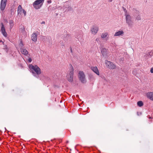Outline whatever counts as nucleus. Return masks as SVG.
Listing matches in <instances>:
<instances>
[{
  "mask_svg": "<svg viewBox=\"0 0 153 153\" xmlns=\"http://www.w3.org/2000/svg\"><path fill=\"white\" fill-rule=\"evenodd\" d=\"M29 68L32 71L34 76L38 78V75L41 73L40 69L36 65H29Z\"/></svg>",
  "mask_w": 153,
  "mask_h": 153,
  "instance_id": "nucleus-1",
  "label": "nucleus"
},
{
  "mask_svg": "<svg viewBox=\"0 0 153 153\" xmlns=\"http://www.w3.org/2000/svg\"><path fill=\"white\" fill-rule=\"evenodd\" d=\"M74 69L71 65L70 69L69 72L67 75V79L70 82H72L74 78Z\"/></svg>",
  "mask_w": 153,
  "mask_h": 153,
  "instance_id": "nucleus-2",
  "label": "nucleus"
},
{
  "mask_svg": "<svg viewBox=\"0 0 153 153\" xmlns=\"http://www.w3.org/2000/svg\"><path fill=\"white\" fill-rule=\"evenodd\" d=\"M45 0H36L33 3V6L36 9L40 8L43 5Z\"/></svg>",
  "mask_w": 153,
  "mask_h": 153,
  "instance_id": "nucleus-3",
  "label": "nucleus"
},
{
  "mask_svg": "<svg viewBox=\"0 0 153 153\" xmlns=\"http://www.w3.org/2000/svg\"><path fill=\"white\" fill-rule=\"evenodd\" d=\"M78 77L79 79L82 83L86 82L85 75L83 71H80L78 74Z\"/></svg>",
  "mask_w": 153,
  "mask_h": 153,
  "instance_id": "nucleus-4",
  "label": "nucleus"
},
{
  "mask_svg": "<svg viewBox=\"0 0 153 153\" xmlns=\"http://www.w3.org/2000/svg\"><path fill=\"white\" fill-rule=\"evenodd\" d=\"M105 64L108 68L111 69H115L116 67V65L113 64L112 62L106 60L105 61Z\"/></svg>",
  "mask_w": 153,
  "mask_h": 153,
  "instance_id": "nucleus-5",
  "label": "nucleus"
},
{
  "mask_svg": "<svg viewBox=\"0 0 153 153\" xmlns=\"http://www.w3.org/2000/svg\"><path fill=\"white\" fill-rule=\"evenodd\" d=\"M126 23L129 27H131L133 25V22L131 20V17L128 15L126 16Z\"/></svg>",
  "mask_w": 153,
  "mask_h": 153,
  "instance_id": "nucleus-6",
  "label": "nucleus"
},
{
  "mask_svg": "<svg viewBox=\"0 0 153 153\" xmlns=\"http://www.w3.org/2000/svg\"><path fill=\"white\" fill-rule=\"evenodd\" d=\"M22 11L24 15V16H25L26 14V12L24 9H23L21 5L18 6L17 9V13L18 15H21L22 14Z\"/></svg>",
  "mask_w": 153,
  "mask_h": 153,
  "instance_id": "nucleus-7",
  "label": "nucleus"
},
{
  "mask_svg": "<svg viewBox=\"0 0 153 153\" xmlns=\"http://www.w3.org/2000/svg\"><path fill=\"white\" fill-rule=\"evenodd\" d=\"M71 3L69 1H67L65 3L64 5V9L65 10V8H67L65 11L68 10V11L71 10H72V8L71 7Z\"/></svg>",
  "mask_w": 153,
  "mask_h": 153,
  "instance_id": "nucleus-8",
  "label": "nucleus"
},
{
  "mask_svg": "<svg viewBox=\"0 0 153 153\" xmlns=\"http://www.w3.org/2000/svg\"><path fill=\"white\" fill-rule=\"evenodd\" d=\"M7 0H1L0 4V9L1 10H4L6 6Z\"/></svg>",
  "mask_w": 153,
  "mask_h": 153,
  "instance_id": "nucleus-9",
  "label": "nucleus"
},
{
  "mask_svg": "<svg viewBox=\"0 0 153 153\" xmlns=\"http://www.w3.org/2000/svg\"><path fill=\"white\" fill-rule=\"evenodd\" d=\"M99 30L98 27L97 26H93L91 28V32L94 35L96 34L97 32Z\"/></svg>",
  "mask_w": 153,
  "mask_h": 153,
  "instance_id": "nucleus-10",
  "label": "nucleus"
},
{
  "mask_svg": "<svg viewBox=\"0 0 153 153\" xmlns=\"http://www.w3.org/2000/svg\"><path fill=\"white\" fill-rule=\"evenodd\" d=\"M1 33L3 36L6 37L7 36V34L6 32L5 31V29L4 25L3 23H1Z\"/></svg>",
  "mask_w": 153,
  "mask_h": 153,
  "instance_id": "nucleus-11",
  "label": "nucleus"
},
{
  "mask_svg": "<svg viewBox=\"0 0 153 153\" xmlns=\"http://www.w3.org/2000/svg\"><path fill=\"white\" fill-rule=\"evenodd\" d=\"M146 96L148 98L151 100L153 101V92H150L147 93Z\"/></svg>",
  "mask_w": 153,
  "mask_h": 153,
  "instance_id": "nucleus-12",
  "label": "nucleus"
},
{
  "mask_svg": "<svg viewBox=\"0 0 153 153\" xmlns=\"http://www.w3.org/2000/svg\"><path fill=\"white\" fill-rule=\"evenodd\" d=\"M124 32L123 30L118 31L115 33L114 36H122L124 34Z\"/></svg>",
  "mask_w": 153,
  "mask_h": 153,
  "instance_id": "nucleus-13",
  "label": "nucleus"
},
{
  "mask_svg": "<svg viewBox=\"0 0 153 153\" xmlns=\"http://www.w3.org/2000/svg\"><path fill=\"white\" fill-rule=\"evenodd\" d=\"M91 69L95 73L99 75V72L97 67H91Z\"/></svg>",
  "mask_w": 153,
  "mask_h": 153,
  "instance_id": "nucleus-14",
  "label": "nucleus"
},
{
  "mask_svg": "<svg viewBox=\"0 0 153 153\" xmlns=\"http://www.w3.org/2000/svg\"><path fill=\"white\" fill-rule=\"evenodd\" d=\"M31 39L34 42H36L37 40V34L35 33H33L31 36Z\"/></svg>",
  "mask_w": 153,
  "mask_h": 153,
  "instance_id": "nucleus-15",
  "label": "nucleus"
},
{
  "mask_svg": "<svg viewBox=\"0 0 153 153\" xmlns=\"http://www.w3.org/2000/svg\"><path fill=\"white\" fill-rule=\"evenodd\" d=\"M9 22L10 24V28L11 29L14 25V22L13 20H10Z\"/></svg>",
  "mask_w": 153,
  "mask_h": 153,
  "instance_id": "nucleus-16",
  "label": "nucleus"
},
{
  "mask_svg": "<svg viewBox=\"0 0 153 153\" xmlns=\"http://www.w3.org/2000/svg\"><path fill=\"white\" fill-rule=\"evenodd\" d=\"M22 52L24 54H27L28 53V52L25 49H22Z\"/></svg>",
  "mask_w": 153,
  "mask_h": 153,
  "instance_id": "nucleus-17",
  "label": "nucleus"
},
{
  "mask_svg": "<svg viewBox=\"0 0 153 153\" xmlns=\"http://www.w3.org/2000/svg\"><path fill=\"white\" fill-rule=\"evenodd\" d=\"M108 35V33H102L101 35V37L103 39L107 37Z\"/></svg>",
  "mask_w": 153,
  "mask_h": 153,
  "instance_id": "nucleus-18",
  "label": "nucleus"
},
{
  "mask_svg": "<svg viewBox=\"0 0 153 153\" xmlns=\"http://www.w3.org/2000/svg\"><path fill=\"white\" fill-rule=\"evenodd\" d=\"M3 44V49H4L7 52L8 51L9 49L8 48L6 45H4V43Z\"/></svg>",
  "mask_w": 153,
  "mask_h": 153,
  "instance_id": "nucleus-19",
  "label": "nucleus"
},
{
  "mask_svg": "<svg viewBox=\"0 0 153 153\" xmlns=\"http://www.w3.org/2000/svg\"><path fill=\"white\" fill-rule=\"evenodd\" d=\"M143 103L142 101H139L137 102V105L139 107H141L143 105Z\"/></svg>",
  "mask_w": 153,
  "mask_h": 153,
  "instance_id": "nucleus-20",
  "label": "nucleus"
},
{
  "mask_svg": "<svg viewBox=\"0 0 153 153\" xmlns=\"http://www.w3.org/2000/svg\"><path fill=\"white\" fill-rule=\"evenodd\" d=\"M23 44L22 41H21L20 43L19 44V46L21 48H22L23 46Z\"/></svg>",
  "mask_w": 153,
  "mask_h": 153,
  "instance_id": "nucleus-21",
  "label": "nucleus"
},
{
  "mask_svg": "<svg viewBox=\"0 0 153 153\" xmlns=\"http://www.w3.org/2000/svg\"><path fill=\"white\" fill-rule=\"evenodd\" d=\"M89 79L91 80H93L94 79V77L92 75L90 74L89 75Z\"/></svg>",
  "mask_w": 153,
  "mask_h": 153,
  "instance_id": "nucleus-22",
  "label": "nucleus"
},
{
  "mask_svg": "<svg viewBox=\"0 0 153 153\" xmlns=\"http://www.w3.org/2000/svg\"><path fill=\"white\" fill-rule=\"evenodd\" d=\"M106 51V49H103L101 50V53L102 54H105V52Z\"/></svg>",
  "mask_w": 153,
  "mask_h": 153,
  "instance_id": "nucleus-23",
  "label": "nucleus"
},
{
  "mask_svg": "<svg viewBox=\"0 0 153 153\" xmlns=\"http://www.w3.org/2000/svg\"><path fill=\"white\" fill-rule=\"evenodd\" d=\"M141 19L140 16L139 15H138L136 18V19L137 20H140Z\"/></svg>",
  "mask_w": 153,
  "mask_h": 153,
  "instance_id": "nucleus-24",
  "label": "nucleus"
},
{
  "mask_svg": "<svg viewBox=\"0 0 153 153\" xmlns=\"http://www.w3.org/2000/svg\"><path fill=\"white\" fill-rule=\"evenodd\" d=\"M29 62H30L32 61V59L31 58H30L28 60Z\"/></svg>",
  "mask_w": 153,
  "mask_h": 153,
  "instance_id": "nucleus-25",
  "label": "nucleus"
},
{
  "mask_svg": "<svg viewBox=\"0 0 153 153\" xmlns=\"http://www.w3.org/2000/svg\"><path fill=\"white\" fill-rule=\"evenodd\" d=\"M96 41H97V42H100V39L99 38H97L96 39Z\"/></svg>",
  "mask_w": 153,
  "mask_h": 153,
  "instance_id": "nucleus-26",
  "label": "nucleus"
},
{
  "mask_svg": "<svg viewBox=\"0 0 153 153\" xmlns=\"http://www.w3.org/2000/svg\"><path fill=\"white\" fill-rule=\"evenodd\" d=\"M150 72L151 73H153V68H151Z\"/></svg>",
  "mask_w": 153,
  "mask_h": 153,
  "instance_id": "nucleus-27",
  "label": "nucleus"
},
{
  "mask_svg": "<svg viewBox=\"0 0 153 153\" xmlns=\"http://www.w3.org/2000/svg\"><path fill=\"white\" fill-rule=\"evenodd\" d=\"M47 2L48 3H51V0H48L47 1Z\"/></svg>",
  "mask_w": 153,
  "mask_h": 153,
  "instance_id": "nucleus-28",
  "label": "nucleus"
},
{
  "mask_svg": "<svg viewBox=\"0 0 153 153\" xmlns=\"http://www.w3.org/2000/svg\"><path fill=\"white\" fill-rule=\"evenodd\" d=\"M70 50L71 52V53H72V48L71 47H70Z\"/></svg>",
  "mask_w": 153,
  "mask_h": 153,
  "instance_id": "nucleus-29",
  "label": "nucleus"
},
{
  "mask_svg": "<svg viewBox=\"0 0 153 153\" xmlns=\"http://www.w3.org/2000/svg\"><path fill=\"white\" fill-rule=\"evenodd\" d=\"M45 21H42L41 23V24H45Z\"/></svg>",
  "mask_w": 153,
  "mask_h": 153,
  "instance_id": "nucleus-30",
  "label": "nucleus"
},
{
  "mask_svg": "<svg viewBox=\"0 0 153 153\" xmlns=\"http://www.w3.org/2000/svg\"><path fill=\"white\" fill-rule=\"evenodd\" d=\"M65 46V45L63 44V45H62V48H63Z\"/></svg>",
  "mask_w": 153,
  "mask_h": 153,
  "instance_id": "nucleus-31",
  "label": "nucleus"
},
{
  "mask_svg": "<svg viewBox=\"0 0 153 153\" xmlns=\"http://www.w3.org/2000/svg\"><path fill=\"white\" fill-rule=\"evenodd\" d=\"M108 2H111L113 0H108Z\"/></svg>",
  "mask_w": 153,
  "mask_h": 153,
  "instance_id": "nucleus-32",
  "label": "nucleus"
},
{
  "mask_svg": "<svg viewBox=\"0 0 153 153\" xmlns=\"http://www.w3.org/2000/svg\"><path fill=\"white\" fill-rule=\"evenodd\" d=\"M1 42H2V44H3V43H4V42H3V41H2V40H0V43Z\"/></svg>",
  "mask_w": 153,
  "mask_h": 153,
  "instance_id": "nucleus-33",
  "label": "nucleus"
},
{
  "mask_svg": "<svg viewBox=\"0 0 153 153\" xmlns=\"http://www.w3.org/2000/svg\"><path fill=\"white\" fill-rule=\"evenodd\" d=\"M149 54H152L153 53H152V52L151 51L149 52Z\"/></svg>",
  "mask_w": 153,
  "mask_h": 153,
  "instance_id": "nucleus-34",
  "label": "nucleus"
},
{
  "mask_svg": "<svg viewBox=\"0 0 153 153\" xmlns=\"http://www.w3.org/2000/svg\"><path fill=\"white\" fill-rule=\"evenodd\" d=\"M135 70H134L133 71V74H134V72H135Z\"/></svg>",
  "mask_w": 153,
  "mask_h": 153,
  "instance_id": "nucleus-35",
  "label": "nucleus"
},
{
  "mask_svg": "<svg viewBox=\"0 0 153 153\" xmlns=\"http://www.w3.org/2000/svg\"><path fill=\"white\" fill-rule=\"evenodd\" d=\"M77 96L78 97V95H76V97H77Z\"/></svg>",
  "mask_w": 153,
  "mask_h": 153,
  "instance_id": "nucleus-36",
  "label": "nucleus"
}]
</instances>
